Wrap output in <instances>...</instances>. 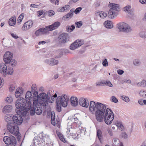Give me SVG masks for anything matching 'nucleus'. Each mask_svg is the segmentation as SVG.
Here are the masks:
<instances>
[{"instance_id": "obj_1", "label": "nucleus", "mask_w": 146, "mask_h": 146, "mask_svg": "<svg viewBox=\"0 0 146 146\" xmlns=\"http://www.w3.org/2000/svg\"><path fill=\"white\" fill-rule=\"evenodd\" d=\"M17 113L21 114L22 116L26 115L28 113V110L30 107H28L27 101L22 98L18 99L15 103Z\"/></svg>"}, {"instance_id": "obj_2", "label": "nucleus", "mask_w": 146, "mask_h": 146, "mask_svg": "<svg viewBox=\"0 0 146 146\" xmlns=\"http://www.w3.org/2000/svg\"><path fill=\"white\" fill-rule=\"evenodd\" d=\"M53 90H50L47 92V94L44 93H42L38 96V103L41 106H45L48 104V100L50 99V96L53 95Z\"/></svg>"}, {"instance_id": "obj_3", "label": "nucleus", "mask_w": 146, "mask_h": 146, "mask_svg": "<svg viewBox=\"0 0 146 146\" xmlns=\"http://www.w3.org/2000/svg\"><path fill=\"white\" fill-rule=\"evenodd\" d=\"M98 105L97 111H96V118L98 121H101L103 120V117L104 114L107 111H108L110 109H106L105 105L99 102Z\"/></svg>"}, {"instance_id": "obj_4", "label": "nucleus", "mask_w": 146, "mask_h": 146, "mask_svg": "<svg viewBox=\"0 0 146 146\" xmlns=\"http://www.w3.org/2000/svg\"><path fill=\"white\" fill-rule=\"evenodd\" d=\"M68 104L67 96L66 94L62 95L61 96H58L56 102V110L58 112L61 111V106L66 107Z\"/></svg>"}, {"instance_id": "obj_5", "label": "nucleus", "mask_w": 146, "mask_h": 146, "mask_svg": "<svg viewBox=\"0 0 146 146\" xmlns=\"http://www.w3.org/2000/svg\"><path fill=\"white\" fill-rule=\"evenodd\" d=\"M114 117V115L113 111L110 109L108 111H107L104 115L103 120L100 122H102L104 120L105 123L108 125H110L113 121Z\"/></svg>"}, {"instance_id": "obj_6", "label": "nucleus", "mask_w": 146, "mask_h": 146, "mask_svg": "<svg viewBox=\"0 0 146 146\" xmlns=\"http://www.w3.org/2000/svg\"><path fill=\"white\" fill-rule=\"evenodd\" d=\"M7 128L9 132L11 134L17 136L19 135V127L15 123L9 122L7 123Z\"/></svg>"}, {"instance_id": "obj_7", "label": "nucleus", "mask_w": 146, "mask_h": 146, "mask_svg": "<svg viewBox=\"0 0 146 146\" xmlns=\"http://www.w3.org/2000/svg\"><path fill=\"white\" fill-rule=\"evenodd\" d=\"M117 26L120 32L129 33L132 31L131 28L129 25L124 22L119 23L117 24Z\"/></svg>"}, {"instance_id": "obj_8", "label": "nucleus", "mask_w": 146, "mask_h": 146, "mask_svg": "<svg viewBox=\"0 0 146 146\" xmlns=\"http://www.w3.org/2000/svg\"><path fill=\"white\" fill-rule=\"evenodd\" d=\"M3 140L6 144L10 145L11 146H15L16 144V139L12 135L5 136L3 138Z\"/></svg>"}, {"instance_id": "obj_9", "label": "nucleus", "mask_w": 146, "mask_h": 146, "mask_svg": "<svg viewBox=\"0 0 146 146\" xmlns=\"http://www.w3.org/2000/svg\"><path fill=\"white\" fill-rule=\"evenodd\" d=\"M27 117V119H29V116L28 115H25L22 116L21 114L17 113L15 114L13 118V121L12 123H15L16 125H20L21 124L23 121V119H25L23 118L22 117Z\"/></svg>"}, {"instance_id": "obj_10", "label": "nucleus", "mask_w": 146, "mask_h": 146, "mask_svg": "<svg viewBox=\"0 0 146 146\" xmlns=\"http://www.w3.org/2000/svg\"><path fill=\"white\" fill-rule=\"evenodd\" d=\"M33 104L35 113L38 115H40L42 113V109L40 104L38 103L37 98L33 100Z\"/></svg>"}, {"instance_id": "obj_11", "label": "nucleus", "mask_w": 146, "mask_h": 146, "mask_svg": "<svg viewBox=\"0 0 146 146\" xmlns=\"http://www.w3.org/2000/svg\"><path fill=\"white\" fill-rule=\"evenodd\" d=\"M84 43V42L83 40L77 39L71 44L70 46V49L72 50H74L81 46Z\"/></svg>"}, {"instance_id": "obj_12", "label": "nucleus", "mask_w": 146, "mask_h": 146, "mask_svg": "<svg viewBox=\"0 0 146 146\" xmlns=\"http://www.w3.org/2000/svg\"><path fill=\"white\" fill-rule=\"evenodd\" d=\"M25 100L27 101L28 107H30L31 105V101L35 100V98H33V95H32L31 92L30 91H28L26 93L25 97Z\"/></svg>"}, {"instance_id": "obj_13", "label": "nucleus", "mask_w": 146, "mask_h": 146, "mask_svg": "<svg viewBox=\"0 0 146 146\" xmlns=\"http://www.w3.org/2000/svg\"><path fill=\"white\" fill-rule=\"evenodd\" d=\"M99 102H97L96 103L94 101H91L90 103L89 110L90 112L92 114L95 113L96 114V111H97L98 108V103Z\"/></svg>"}, {"instance_id": "obj_14", "label": "nucleus", "mask_w": 146, "mask_h": 146, "mask_svg": "<svg viewBox=\"0 0 146 146\" xmlns=\"http://www.w3.org/2000/svg\"><path fill=\"white\" fill-rule=\"evenodd\" d=\"M13 56L12 53L9 51H7L4 54L3 57L4 62L6 64L9 63V62L12 59Z\"/></svg>"}, {"instance_id": "obj_15", "label": "nucleus", "mask_w": 146, "mask_h": 146, "mask_svg": "<svg viewBox=\"0 0 146 146\" xmlns=\"http://www.w3.org/2000/svg\"><path fill=\"white\" fill-rule=\"evenodd\" d=\"M60 42L63 43H65L69 40V37L67 33L61 34L58 37Z\"/></svg>"}, {"instance_id": "obj_16", "label": "nucleus", "mask_w": 146, "mask_h": 146, "mask_svg": "<svg viewBox=\"0 0 146 146\" xmlns=\"http://www.w3.org/2000/svg\"><path fill=\"white\" fill-rule=\"evenodd\" d=\"M48 30L46 28H42L36 31L35 34L36 36H39L42 35L46 34L49 33Z\"/></svg>"}, {"instance_id": "obj_17", "label": "nucleus", "mask_w": 146, "mask_h": 146, "mask_svg": "<svg viewBox=\"0 0 146 146\" xmlns=\"http://www.w3.org/2000/svg\"><path fill=\"white\" fill-rule=\"evenodd\" d=\"M79 103L80 105L83 107L87 108L89 106V102L87 99L81 98L79 99Z\"/></svg>"}, {"instance_id": "obj_18", "label": "nucleus", "mask_w": 146, "mask_h": 146, "mask_svg": "<svg viewBox=\"0 0 146 146\" xmlns=\"http://www.w3.org/2000/svg\"><path fill=\"white\" fill-rule=\"evenodd\" d=\"M33 24L32 21H29L25 23L22 27L23 31H27L32 26Z\"/></svg>"}, {"instance_id": "obj_19", "label": "nucleus", "mask_w": 146, "mask_h": 146, "mask_svg": "<svg viewBox=\"0 0 146 146\" xmlns=\"http://www.w3.org/2000/svg\"><path fill=\"white\" fill-rule=\"evenodd\" d=\"M60 25V23L58 21L56 22L52 25L48 26H46L45 27L47 29L48 31H52L53 30L57 28Z\"/></svg>"}, {"instance_id": "obj_20", "label": "nucleus", "mask_w": 146, "mask_h": 146, "mask_svg": "<svg viewBox=\"0 0 146 146\" xmlns=\"http://www.w3.org/2000/svg\"><path fill=\"white\" fill-rule=\"evenodd\" d=\"M45 62L50 65L54 66L58 64V61L53 58H51L45 60Z\"/></svg>"}, {"instance_id": "obj_21", "label": "nucleus", "mask_w": 146, "mask_h": 146, "mask_svg": "<svg viewBox=\"0 0 146 146\" xmlns=\"http://www.w3.org/2000/svg\"><path fill=\"white\" fill-rule=\"evenodd\" d=\"M7 66L4 63H1V74H2L3 77H5L7 75Z\"/></svg>"}, {"instance_id": "obj_22", "label": "nucleus", "mask_w": 146, "mask_h": 146, "mask_svg": "<svg viewBox=\"0 0 146 146\" xmlns=\"http://www.w3.org/2000/svg\"><path fill=\"white\" fill-rule=\"evenodd\" d=\"M109 7L113 11H118L120 10V6L117 4L110 3L108 5Z\"/></svg>"}, {"instance_id": "obj_23", "label": "nucleus", "mask_w": 146, "mask_h": 146, "mask_svg": "<svg viewBox=\"0 0 146 146\" xmlns=\"http://www.w3.org/2000/svg\"><path fill=\"white\" fill-rule=\"evenodd\" d=\"M117 13L116 11H113L112 9H110L108 14V17L111 19L114 18L116 17Z\"/></svg>"}, {"instance_id": "obj_24", "label": "nucleus", "mask_w": 146, "mask_h": 146, "mask_svg": "<svg viewBox=\"0 0 146 146\" xmlns=\"http://www.w3.org/2000/svg\"><path fill=\"white\" fill-rule=\"evenodd\" d=\"M70 101L72 106L75 107L78 105V99L76 97L72 96L70 99Z\"/></svg>"}, {"instance_id": "obj_25", "label": "nucleus", "mask_w": 146, "mask_h": 146, "mask_svg": "<svg viewBox=\"0 0 146 146\" xmlns=\"http://www.w3.org/2000/svg\"><path fill=\"white\" fill-rule=\"evenodd\" d=\"M12 109V107L11 105H8L4 107L3 109V112L5 113L11 112Z\"/></svg>"}, {"instance_id": "obj_26", "label": "nucleus", "mask_w": 146, "mask_h": 146, "mask_svg": "<svg viewBox=\"0 0 146 146\" xmlns=\"http://www.w3.org/2000/svg\"><path fill=\"white\" fill-rule=\"evenodd\" d=\"M74 9H71L69 13H68L63 17V19L65 20L66 19H68L69 18H71L73 15Z\"/></svg>"}, {"instance_id": "obj_27", "label": "nucleus", "mask_w": 146, "mask_h": 146, "mask_svg": "<svg viewBox=\"0 0 146 146\" xmlns=\"http://www.w3.org/2000/svg\"><path fill=\"white\" fill-rule=\"evenodd\" d=\"M23 90L22 88L17 89L15 93V95L17 98H19L23 94Z\"/></svg>"}, {"instance_id": "obj_28", "label": "nucleus", "mask_w": 146, "mask_h": 146, "mask_svg": "<svg viewBox=\"0 0 146 146\" xmlns=\"http://www.w3.org/2000/svg\"><path fill=\"white\" fill-rule=\"evenodd\" d=\"M14 116L11 114H6L5 117V121L9 123V122L11 121L12 122H13V118Z\"/></svg>"}, {"instance_id": "obj_29", "label": "nucleus", "mask_w": 146, "mask_h": 146, "mask_svg": "<svg viewBox=\"0 0 146 146\" xmlns=\"http://www.w3.org/2000/svg\"><path fill=\"white\" fill-rule=\"evenodd\" d=\"M104 24L105 27L107 28L111 29L113 27V24L111 21H105Z\"/></svg>"}, {"instance_id": "obj_30", "label": "nucleus", "mask_w": 146, "mask_h": 146, "mask_svg": "<svg viewBox=\"0 0 146 146\" xmlns=\"http://www.w3.org/2000/svg\"><path fill=\"white\" fill-rule=\"evenodd\" d=\"M16 23V19L15 16H13L9 19V23L10 26H14L15 24Z\"/></svg>"}, {"instance_id": "obj_31", "label": "nucleus", "mask_w": 146, "mask_h": 146, "mask_svg": "<svg viewBox=\"0 0 146 146\" xmlns=\"http://www.w3.org/2000/svg\"><path fill=\"white\" fill-rule=\"evenodd\" d=\"M96 14V15H98L102 19L105 18L107 15L106 13L102 11H99L98 12H97Z\"/></svg>"}, {"instance_id": "obj_32", "label": "nucleus", "mask_w": 146, "mask_h": 146, "mask_svg": "<svg viewBox=\"0 0 146 146\" xmlns=\"http://www.w3.org/2000/svg\"><path fill=\"white\" fill-rule=\"evenodd\" d=\"M137 86H140L141 87H146V80H143L141 82L137 83Z\"/></svg>"}, {"instance_id": "obj_33", "label": "nucleus", "mask_w": 146, "mask_h": 146, "mask_svg": "<svg viewBox=\"0 0 146 146\" xmlns=\"http://www.w3.org/2000/svg\"><path fill=\"white\" fill-rule=\"evenodd\" d=\"M9 64L12 67L15 66L17 64V61L14 59H12L9 62Z\"/></svg>"}, {"instance_id": "obj_34", "label": "nucleus", "mask_w": 146, "mask_h": 146, "mask_svg": "<svg viewBox=\"0 0 146 146\" xmlns=\"http://www.w3.org/2000/svg\"><path fill=\"white\" fill-rule=\"evenodd\" d=\"M75 29V27L74 25L68 26L66 27V31L70 33L73 31Z\"/></svg>"}, {"instance_id": "obj_35", "label": "nucleus", "mask_w": 146, "mask_h": 146, "mask_svg": "<svg viewBox=\"0 0 146 146\" xmlns=\"http://www.w3.org/2000/svg\"><path fill=\"white\" fill-rule=\"evenodd\" d=\"M70 7L68 5H65L63 7H61L58 9V11L59 12H62L66 10H68V8Z\"/></svg>"}, {"instance_id": "obj_36", "label": "nucleus", "mask_w": 146, "mask_h": 146, "mask_svg": "<svg viewBox=\"0 0 146 146\" xmlns=\"http://www.w3.org/2000/svg\"><path fill=\"white\" fill-rule=\"evenodd\" d=\"M97 135L99 139L101 141L102 137V131L100 129L97 130Z\"/></svg>"}, {"instance_id": "obj_37", "label": "nucleus", "mask_w": 146, "mask_h": 146, "mask_svg": "<svg viewBox=\"0 0 146 146\" xmlns=\"http://www.w3.org/2000/svg\"><path fill=\"white\" fill-rule=\"evenodd\" d=\"M5 101L6 103L10 104L13 101V98L11 96H9L5 99Z\"/></svg>"}, {"instance_id": "obj_38", "label": "nucleus", "mask_w": 146, "mask_h": 146, "mask_svg": "<svg viewBox=\"0 0 146 146\" xmlns=\"http://www.w3.org/2000/svg\"><path fill=\"white\" fill-rule=\"evenodd\" d=\"M133 64L135 66H139L141 64L140 60L138 59H134L133 62Z\"/></svg>"}, {"instance_id": "obj_39", "label": "nucleus", "mask_w": 146, "mask_h": 146, "mask_svg": "<svg viewBox=\"0 0 146 146\" xmlns=\"http://www.w3.org/2000/svg\"><path fill=\"white\" fill-rule=\"evenodd\" d=\"M121 97L122 99L126 102L128 103L129 102V99L128 97L123 95Z\"/></svg>"}, {"instance_id": "obj_40", "label": "nucleus", "mask_w": 146, "mask_h": 146, "mask_svg": "<svg viewBox=\"0 0 146 146\" xmlns=\"http://www.w3.org/2000/svg\"><path fill=\"white\" fill-rule=\"evenodd\" d=\"M103 85L104 86H107L110 87H112L113 86L112 84L110 81H106L103 80Z\"/></svg>"}, {"instance_id": "obj_41", "label": "nucleus", "mask_w": 146, "mask_h": 146, "mask_svg": "<svg viewBox=\"0 0 146 146\" xmlns=\"http://www.w3.org/2000/svg\"><path fill=\"white\" fill-rule=\"evenodd\" d=\"M29 110H30V114L31 115H34L35 113V110L34 107L31 108V106L30 108L28 110V111Z\"/></svg>"}, {"instance_id": "obj_42", "label": "nucleus", "mask_w": 146, "mask_h": 146, "mask_svg": "<svg viewBox=\"0 0 146 146\" xmlns=\"http://www.w3.org/2000/svg\"><path fill=\"white\" fill-rule=\"evenodd\" d=\"M58 136L59 137L60 140L64 142H65L66 141L65 139L64 138L63 135L60 133H57Z\"/></svg>"}, {"instance_id": "obj_43", "label": "nucleus", "mask_w": 146, "mask_h": 146, "mask_svg": "<svg viewBox=\"0 0 146 146\" xmlns=\"http://www.w3.org/2000/svg\"><path fill=\"white\" fill-rule=\"evenodd\" d=\"M103 80H100L98 82H96V84L97 86H104Z\"/></svg>"}, {"instance_id": "obj_44", "label": "nucleus", "mask_w": 146, "mask_h": 146, "mask_svg": "<svg viewBox=\"0 0 146 146\" xmlns=\"http://www.w3.org/2000/svg\"><path fill=\"white\" fill-rule=\"evenodd\" d=\"M113 144L114 145H116L118 144L119 143L120 141H119V140L118 139H117V138H114L113 139Z\"/></svg>"}, {"instance_id": "obj_45", "label": "nucleus", "mask_w": 146, "mask_h": 146, "mask_svg": "<svg viewBox=\"0 0 146 146\" xmlns=\"http://www.w3.org/2000/svg\"><path fill=\"white\" fill-rule=\"evenodd\" d=\"M110 99L111 101L115 103H116L118 102V99L114 96H111Z\"/></svg>"}, {"instance_id": "obj_46", "label": "nucleus", "mask_w": 146, "mask_h": 146, "mask_svg": "<svg viewBox=\"0 0 146 146\" xmlns=\"http://www.w3.org/2000/svg\"><path fill=\"white\" fill-rule=\"evenodd\" d=\"M139 35L142 38H146V32L142 31L140 32Z\"/></svg>"}, {"instance_id": "obj_47", "label": "nucleus", "mask_w": 146, "mask_h": 146, "mask_svg": "<svg viewBox=\"0 0 146 146\" xmlns=\"http://www.w3.org/2000/svg\"><path fill=\"white\" fill-rule=\"evenodd\" d=\"M139 94L143 98H145L146 97V92L144 91H140Z\"/></svg>"}, {"instance_id": "obj_48", "label": "nucleus", "mask_w": 146, "mask_h": 146, "mask_svg": "<svg viewBox=\"0 0 146 146\" xmlns=\"http://www.w3.org/2000/svg\"><path fill=\"white\" fill-rule=\"evenodd\" d=\"M82 9V8L81 7H78L76 9L75 11H74V12L76 14H77L80 13Z\"/></svg>"}, {"instance_id": "obj_49", "label": "nucleus", "mask_w": 146, "mask_h": 146, "mask_svg": "<svg viewBox=\"0 0 146 146\" xmlns=\"http://www.w3.org/2000/svg\"><path fill=\"white\" fill-rule=\"evenodd\" d=\"M55 14V13L53 10H51L49 11L48 12V15L49 17H51L54 15Z\"/></svg>"}, {"instance_id": "obj_50", "label": "nucleus", "mask_w": 146, "mask_h": 146, "mask_svg": "<svg viewBox=\"0 0 146 146\" xmlns=\"http://www.w3.org/2000/svg\"><path fill=\"white\" fill-rule=\"evenodd\" d=\"M102 64L105 67L108 66V63L106 59H105L102 60Z\"/></svg>"}, {"instance_id": "obj_51", "label": "nucleus", "mask_w": 146, "mask_h": 146, "mask_svg": "<svg viewBox=\"0 0 146 146\" xmlns=\"http://www.w3.org/2000/svg\"><path fill=\"white\" fill-rule=\"evenodd\" d=\"M115 123L117 126L120 128V130H122V129H123V125L122 124H121L120 122H118L117 121V123Z\"/></svg>"}, {"instance_id": "obj_52", "label": "nucleus", "mask_w": 146, "mask_h": 146, "mask_svg": "<svg viewBox=\"0 0 146 146\" xmlns=\"http://www.w3.org/2000/svg\"><path fill=\"white\" fill-rule=\"evenodd\" d=\"M24 15L23 13H22L19 17L18 19V21L19 22H21L23 19V18L24 17Z\"/></svg>"}, {"instance_id": "obj_53", "label": "nucleus", "mask_w": 146, "mask_h": 146, "mask_svg": "<svg viewBox=\"0 0 146 146\" xmlns=\"http://www.w3.org/2000/svg\"><path fill=\"white\" fill-rule=\"evenodd\" d=\"M57 52L61 56L64 54V49H61L58 50H57Z\"/></svg>"}, {"instance_id": "obj_54", "label": "nucleus", "mask_w": 146, "mask_h": 146, "mask_svg": "<svg viewBox=\"0 0 146 146\" xmlns=\"http://www.w3.org/2000/svg\"><path fill=\"white\" fill-rule=\"evenodd\" d=\"M131 8L130 6L128 5L124 7V10L125 12H128L129 13V11H130V9Z\"/></svg>"}, {"instance_id": "obj_55", "label": "nucleus", "mask_w": 146, "mask_h": 146, "mask_svg": "<svg viewBox=\"0 0 146 146\" xmlns=\"http://www.w3.org/2000/svg\"><path fill=\"white\" fill-rule=\"evenodd\" d=\"M15 88V86L13 85H10L9 88V91L11 92H12L14 90Z\"/></svg>"}, {"instance_id": "obj_56", "label": "nucleus", "mask_w": 146, "mask_h": 146, "mask_svg": "<svg viewBox=\"0 0 146 146\" xmlns=\"http://www.w3.org/2000/svg\"><path fill=\"white\" fill-rule=\"evenodd\" d=\"M75 24L77 25L76 27L80 28L82 25V23L81 21L75 23Z\"/></svg>"}, {"instance_id": "obj_57", "label": "nucleus", "mask_w": 146, "mask_h": 146, "mask_svg": "<svg viewBox=\"0 0 146 146\" xmlns=\"http://www.w3.org/2000/svg\"><path fill=\"white\" fill-rule=\"evenodd\" d=\"M121 136L122 138H123L124 139H126L127 138V135L126 133L125 132H123L121 134Z\"/></svg>"}, {"instance_id": "obj_58", "label": "nucleus", "mask_w": 146, "mask_h": 146, "mask_svg": "<svg viewBox=\"0 0 146 146\" xmlns=\"http://www.w3.org/2000/svg\"><path fill=\"white\" fill-rule=\"evenodd\" d=\"M31 89L32 92L36 91V84H33L32 86Z\"/></svg>"}, {"instance_id": "obj_59", "label": "nucleus", "mask_w": 146, "mask_h": 146, "mask_svg": "<svg viewBox=\"0 0 146 146\" xmlns=\"http://www.w3.org/2000/svg\"><path fill=\"white\" fill-rule=\"evenodd\" d=\"M13 72V69L12 68H9L7 74L8 75L12 74Z\"/></svg>"}, {"instance_id": "obj_60", "label": "nucleus", "mask_w": 146, "mask_h": 146, "mask_svg": "<svg viewBox=\"0 0 146 146\" xmlns=\"http://www.w3.org/2000/svg\"><path fill=\"white\" fill-rule=\"evenodd\" d=\"M32 93H33V98H34V97H36V98L37 97H38V93L37 92L35 91H32Z\"/></svg>"}, {"instance_id": "obj_61", "label": "nucleus", "mask_w": 146, "mask_h": 146, "mask_svg": "<svg viewBox=\"0 0 146 146\" xmlns=\"http://www.w3.org/2000/svg\"><path fill=\"white\" fill-rule=\"evenodd\" d=\"M54 100V97H52V95L50 96V99L48 100V102H49L50 103H52Z\"/></svg>"}, {"instance_id": "obj_62", "label": "nucleus", "mask_w": 146, "mask_h": 146, "mask_svg": "<svg viewBox=\"0 0 146 146\" xmlns=\"http://www.w3.org/2000/svg\"><path fill=\"white\" fill-rule=\"evenodd\" d=\"M53 118H54V117H53ZM51 124L53 125H55V118L52 119V117L51 116Z\"/></svg>"}, {"instance_id": "obj_63", "label": "nucleus", "mask_w": 146, "mask_h": 146, "mask_svg": "<svg viewBox=\"0 0 146 146\" xmlns=\"http://www.w3.org/2000/svg\"><path fill=\"white\" fill-rule=\"evenodd\" d=\"M108 131L109 134L111 136L113 135V133L112 132L111 130L109 128H108L107 129Z\"/></svg>"}, {"instance_id": "obj_64", "label": "nucleus", "mask_w": 146, "mask_h": 146, "mask_svg": "<svg viewBox=\"0 0 146 146\" xmlns=\"http://www.w3.org/2000/svg\"><path fill=\"white\" fill-rule=\"evenodd\" d=\"M11 35L12 37L15 39H17L19 38V37L16 35V34L13 33H11Z\"/></svg>"}]
</instances>
